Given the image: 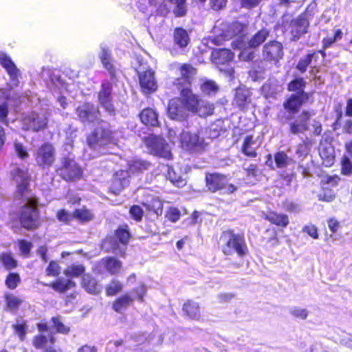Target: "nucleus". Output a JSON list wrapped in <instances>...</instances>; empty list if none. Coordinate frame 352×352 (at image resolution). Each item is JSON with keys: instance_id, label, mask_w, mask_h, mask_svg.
<instances>
[{"instance_id": "1", "label": "nucleus", "mask_w": 352, "mask_h": 352, "mask_svg": "<svg viewBox=\"0 0 352 352\" xmlns=\"http://www.w3.org/2000/svg\"><path fill=\"white\" fill-rule=\"evenodd\" d=\"M180 72L182 77L175 80V85L180 91L181 97L170 100L168 106V117L179 121L186 119L188 112L195 113L200 101L190 89L195 69L191 65L185 64L181 67Z\"/></svg>"}, {"instance_id": "2", "label": "nucleus", "mask_w": 352, "mask_h": 352, "mask_svg": "<svg viewBox=\"0 0 352 352\" xmlns=\"http://www.w3.org/2000/svg\"><path fill=\"white\" fill-rule=\"evenodd\" d=\"M76 114L78 120L85 124L100 126L87 138V143L91 148L97 149L109 144H116L115 133L104 129L106 124L100 119L97 107L90 102H85L76 107Z\"/></svg>"}, {"instance_id": "3", "label": "nucleus", "mask_w": 352, "mask_h": 352, "mask_svg": "<svg viewBox=\"0 0 352 352\" xmlns=\"http://www.w3.org/2000/svg\"><path fill=\"white\" fill-rule=\"evenodd\" d=\"M270 31L267 29H261L256 32L250 38H246L243 36H237L232 43L234 49L241 50L239 56L243 60H250L254 58L253 49L260 46L269 36Z\"/></svg>"}, {"instance_id": "4", "label": "nucleus", "mask_w": 352, "mask_h": 352, "mask_svg": "<svg viewBox=\"0 0 352 352\" xmlns=\"http://www.w3.org/2000/svg\"><path fill=\"white\" fill-rule=\"evenodd\" d=\"M169 140L173 144H177L178 146L189 151H197L204 146V141L197 133H192L187 131H183L177 135L173 129H169L168 133Z\"/></svg>"}, {"instance_id": "5", "label": "nucleus", "mask_w": 352, "mask_h": 352, "mask_svg": "<svg viewBox=\"0 0 352 352\" xmlns=\"http://www.w3.org/2000/svg\"><path fill=\"white\" fill-rule=\"evenodd\" d=\"M220 239L225 242L223 252L226 255L237 253L239 256L246 254L248 248L245 244L244 236L236 234L232 230H227L222 233Z\"/></svg>"}, {"instance_id": "6", "label": "nucleus", "mask_w": 352, "mask_h": 352, "mask_svg": "<svg viewBox=\"0 0 352 352\" xmlns=\"http://www.w3.org/2000/svg\"><path fill=\"white\" fill-rule=\"evenodd\" d=\"M116 238L108 237L104 239L102 243V249L107 252H113L123 255L124 249L122 248L120 244L126 246L131 236L127 226L120 227L116 231Z\"/></svg>"}, {"instance_id": "7", "label": "nucleus", "mask_w": 352, "mask_h": 352, "mask_svg": "<svg viewBox=\"0 0 352 352\" xmlns=\"http://www.w3.org/2000/svg\"><path fill=\"white\" fill-rule=\"evenodd\" d=\"M143 142L153 155L169 160L172 157L170 146L160 137L149 134L143 137Z\"/></svg>"}, {"instance_id": "8", "label": "nucleus", "mask_w": 352, "mask_h": 352, "mask_svg": "<svg viewBox=\"0 0 352 352\" xmlns=\"http://www.w3.org/2000/svg\"><path fill=\"white\" fill-rule=\"evenodd\" d=\"M234 56L230 50L220 49L212 52L211 59L220 71L225 72L227 74L231 76L234 72L229 63L233 59Z\"/></svg>"}, {"instance_id": "9", "label": "nucleus", "mask_w": 352, "mask_h": 352, "mask_svg": "<svg viewBox=\"0 0 352 352\" xmlns=\"http://www.w3.org/2000/svg\"><path fill=\"white\" fill-rule=\"evenodd\" d=\"M0 65L6 69L9 75L8 85L11 88L19 86L21 72L10 58L3 52H0Z\"/></svg>"}, {"instance_id": "10", "label": "nucleus", "mask_w": 352, "mask_h": 352, "mask_svg": "<svg viewBox=\"0 0 352 352\" xmlns=\"http://www.w3.org/2000/svg\"><path fill=\"white\" fill-rule=\"evenodd\" d=\"M47 124V118L45 113L32 112L23 118L22 129L25 131H39L43 130Z\"/></svg>"}, {"instance_id": "11", "label": "nucleus", "mask_w": 352, "mask_h": 352, "mask_svg": "<svg viewBox=\"0 0 352 352\" xmlns=\"http://www.w3.org/2000/svg\"><path fill=\"white\" fill-rule=\"evenodd\" d=\"M82 169L78 164L69 157L65 158L63 166L59 169V174L66 181H75L82 176Z\"/></svg>"}, {"instance_id": "12", "label": "nucleus", "mask_w": 352, "mask_h": 352, "mask_svg": "<svg viewBox=\"0 0 352 352\" xmlns=\"http://www.w3.org/2000/svg\"><path fill=\"white\" fill-rule=\"evenodd\" d=\"M139 82L142 92L149 94L155 91L157 89V83L155 77L154 72L151 69L142 70L138 69Z\"/></svg>"}, {"instance_id": "13", "label": "nucleus", "mask_w": 352, "mask_h": 352, "mask_svg": "<svg viewBox=\"0 0 352 352\" xmlns=\"http://www.w3.org/2000/svg\"><path fill=\"white\" fill-rule=\"evenodd\" d=\"M55 160V151L52 144L45 143L38 148L35 153V160L40 166H50Z\"/></svg>"}, {"instance_id": "14", "label": "nucleus", "mask_w": 352, "mask_h": 352, "mask_svg": "<svg viewBox=\"0 0 352 352\" xmlns=\"http://www.w3.org/2000/svg\"><path fill=\"white\" fill-rule=\"evenodd\" d=\"M283 46L276 41L265 43L263 48V58L267 61L278 62L283 56Z\"/></svg>"}, {"instance_id": "15", "label": "nucleus", "mask_w": 352, "mask_h": 352, "mask_svg": "<svg viewBox=\"0 0 352 352\" xmlns=\"http://www.w3.org/2000/svg\"><path fill=\"white\" fill-rule=\"evenodd\" d=\"M11 175L16 184L18 192L23 196V193L28 190L30 180L28 170L16 167L11 171Z\"/></svg>"}, {"instance_id": "16", "label": "nucleus", "mask_w": 352, "mask_h": 352, "mask_svg": "<svg viewBox=\"0 0 352 352\" xmlns=\"http://www.w3.org/2000/svg\"><path fill=\"white\" fill-rule=\"evenodd\" d=\"M309 96L305 91L296 92L284 102L285 109L289 113H296L298 111L302 103L307 100Z\"/></svg>"}, {"instance_id": "17", "label": "nucleus", "mask_w": 352, "mask_h": 352, "mask_svg": "<svg viewBox=\"0 0 352 352\" xmlns=\"http://www.w3.org/2000/svg\"><path fill=\"white\" fill-rule=\"evenodd\" d=\"M309 23L307 14L303 13L298 18L293 20L291 25V32L294 39H298L299 37L307 32Z\"/></svg>"}, {"instance_id": "18", "label": "nucleus", "mask_w": 352, "mask_h": 352, "mask_svg": "<svg viewBox=\"0 0 352 352\" xmlns=\"http://www.w3.org/2000/svg\"><path fill=\"white\" fill-rule=\"evenodd\" d=\"M129 175L128 171L120 170L117 171L113 175L112 183L110 187L111 191L115 194H118L124 188L129 184Z\"/></svg>"}, {"instance_id": "19", "label": "nucleus", "mask_w": 352, "mask_h": 352, "mask_svg": "<svg viewBox=\"0 0 352 352\" xmlns=\"http://www.w3.org/2000/svg\"><path fill=\"white\" fill-rule=\"evenodd\" d=\"M245 28V25L238 21L232 23H222L221 24V36L224 39L228 40L232 36H238L242 33Z\"/></svg>"}, {"instance_id": "20", "label": "nucleus", "mask_w": 352, "mask_h": 352, "mask_svg": "<svg viewBox=\"0 0 352 352\" xmlns=\"http://www.w3.org/2000/svg\"><path fill=\"white\" fill-rule=\"evenodd\" d=\"M111 84L104 82L102 85V89L99 92L98 99L100 104L109 113L113 111V106L111 102Z\"/></svg>"}, {"instance_id": "21", "label": "nucleus", "mask_w": 352, "mask_h": 352, "mask_svg": "<svg viewBox=\"0 0 352 352\" xmlns=\"http://www.w3.org/2000/svg\"><path fill=\"white\" fill-rule=\"evenodd\" d=\"M206 181V186L212 192L224 188L227 183L226 178L219 174L207 175Z\"/></svg>"}, {"instance_id": "22", "label": "nucleus", "mask_w": 352, "mask_h": 352, "mask_svg": "<svg viewBox=\"0 0 352 352\" xmlns=\"http://www.w3.org/2000/svg\"><path fill=\"white\" fill-rule=\"evenodd\" d=\"M36 204V201L29 199L20 210L19 220H36L38 217Z\"/></svg>"}, {"instance_id": "23", "label": "nucleus", "mask_w": 352, "mask_h": 352, "mask_svg": "<svg viewBox=\"0 0 352 352\" xmlns=\"http://www.w3.org/2000/svg\"><path fill=\"white\" fill-rule=\"evenodd\" d=\"M99 58L101 60L104 67L108 70L111 75H114L116 69L113 60L111 56V52L106 45H100V52L99 53Z\"/></svg>"}, {"instance_id": "24", "label": "nucleus", "mask_w": 352, "mask_h": 352, "mask_svg": "<svg viewBox=\"0 0 352 352\" xmlns=\"http://www.w3.org/2000/svg\"><path fill=\"white\" fill-rule=\"evenodd\" d=\"M250 102V91L245 87H239L236 89L234 103L243 109Z\"/></svg>"}, {"instance_id": "25", "label": "nucleus", "mask_w": 352, "mask_h": 352, "mask_svg": "<svg viewBox=\"0 0 352 352\" xmlns=\"http://www.w3.org/2000/svg\"><path fill=\"white\" fill-rule=\"evenodd\" d=\"M142 122L146 125L156 126L158 124L157 113L151 108L144 109L140 114Z\"/></svg>"}, {"instance_id": "26", "label": "nucleus", "mask_w": 352, "mask_h": 352, "mask_svg": "<svg viewBox=\"0 0 352 352\" xmlns=\"http://www.w3.org/2000/svg\"><path fill=\"white\" fill-rule=\"evenodd\" d=\"M319 54H321L323 58L325 56V53L323 51H319L318 52L308 54L305 56L301 58L297 64V69L301 73L305 72L307 67L312 63L314 59L315 60H316Z\"/></svg>"}, {"instance_id": "27", "label": "nucleus", "mask_w": 352, "mask_h": 352, "mask_svg": "<svg viewBox=\"0 0 352 352\" xmlns=\"http://www.w3.org/2000/svg\"><path fill=\"white\" fill-rule=\"evenodd\" d=\"M183 311L190 318L199 320L201 316L200 307L198 303L188 300L183 305Z\"/></svg>"}, {"instance_id": "28", "label": "nucleus", "mask_w": 352, "mask_h": 352, "mask_svg": "<svg viewBox=\"0 0 352 352\" xmlns=\"http://www.w3.org/2000/svg\"><path fill=\"white\" fill-rule=\"evenodd\" d=\"M173 36L175 43L181 48L186 47L189 43V35L187 31L182 28L175 30Z\"/></svg>"}, {"instance_id": "29", "label": "nucleus", "mask_w": 352, "mask_h": 352, "mask_svg": "<svg viewBox=\"0 0 352 352\" xmlns=\"http://www.w3.org/2000/svg\"><path fill=\"white\" fill-rule=\"evenodd\" d=\"M82 286L90 294H96L100 292L102 287L98 284L96 279L86 274L82 277Z\"/></svg>"}, {"instance_id": "30", "label": "nucleus", "mask_w": 352, "mask_h": 352, "mask_svg": "<svg viewBox=\"0 0 352 352\" xmlns=\"http://www.w3.org/2000/svg\"><path fill=\"white\" fill-rule=\"evenodd\" d=\"M257 147L258 145L253 140L252 136H248L244 140L242 152L250 157H255L257 155L256 152Z\"/></svg>"}, {"instance_id": "31", "label": "nucleus", "mask_w": 352, "mask_h": 352, "mask_svg": "<svg viewBox=\"0 0 352 352\" xmlns=\"http://www.w3.org/2000/svg\"><path fill=\"white\" fill-rule=\"evenodd\" d=\"M133 302V298L128 294H125L116 299L113 304V309L118 313H121Z\"/></svg>"}, {"instance_id": "32", "label": "nucleus", "mask_w": 352, "mask_h": 352, "mask_svg": "<svg viewBox=\"0 0 352 352\" xmlns=\"http://www.w3.org/2000/svg\"><path fill=\"white\" fill-rule=\"evenodd\" d=\"M274 162L278 168H285L294 164V160L289 157L283 151H279L274 155Z\"/></svg>"}, {"instance_id": "33", "label": "nucleus", "mask_w": 352, "mask_h": 352, "mask_svg": "<svg viewBox=\"0 0 352 352\" xmlns=\"http://www.w3.org/2000/svg\"><path fill=\"white\" fill-rule=\"evenodd\" d=\"M104 267L111 274L118 273L122 268V263L118 259L109 257L104 260Z\"/></svg>"}, {"instance_id": "34", "label": "nucleus", "mask_w": 352, "mask_h": 352, "mask_svg": "<svg viewBox=\"0 0 352 352\" xmlns=\"http://www.w3.org/2000/svg\"><path fill=\"white\" fill-rule=\"evenodd\" d=\"M52 287L56 291L59 292H65L67 290L75 287V283L71 280H65L63 278H58Z\"/></svg>"}, {"instance_id": "35", "label": "nucleus", "mask_w": 352, "mask_h": 352, "mask_svg": "<svg viewBox=\"0 0 352 352\" xmlns=\"http://www.w3.org/2000/svg\"><path fill=\"white\" fill-rule=\"evenodd\" d=\"M214 107L212 104L200 99L199 106L195 113L198 114L199 116H207L212 114Z\"/></svg>"}, {"instance_id": "36", "label": "nucleus", "mask_w": 352, "mask_h": 352, "mask_svg": "<svg viewBox=\"0 0 352 352\" xmlns=\"http://www.w3.org/2000/svg\"><path fill=\"white\" fill-rule=\"evenodd\" d=\"M144 206L148 210L152 211L156 214H161L162 212V202L157 197H153L150 201L148 200L144 204Z\"/></svg>"}, {"instance_id": "37", "label": "nucleus", "mask_w": 352, "mask_h": 352, "mask_svg": "<svg viewBox=\"0 0 352 352\" xmlns=\"http://www.w3.org/2000/svg\"><path fill=\"white\" fill-rule=\"evenodd\" d=\"M148 167L149 164L141 160H135L129 163V168L132 173H137L144 170H146Z\"/></svg>"}, {"instance_id": "38", "label": "nucleus", "mask_w": 352, "mask_h": 352, "mask_svg": "<svg viewBox=\"0 0 352 352\" xmlns=\"http://www.w3.org/2000/svg\"><path fill=\"white\" fill-rule=\"evenodd\" d=\"M48 340L43 335L37 336L34 340V346L38 349H43L45 352H56L52 347L47 346Z\"/></svg>"}, {"instance_id": "39", "label": "nucleus", "mask_w": 352, "mask_h": 352, "mask_svg": "<svg viewBox=\"0 0 352 352\" xmlns=\"http://www.w3.org/2000/svg\"><path fill=\"white\" fill-rule=\"evenodd\" d=\"M85 272V267L82 265L73 264L64 271V274L67 276L78 277Z\"/></svg>"}, {"instance_id": "40", "label": "nucleus", "mask_w": 352, "mask_h": 352, "mask_svg": "<svg viewBox=\"0 0 352 352\" xmlns=\"http://www.w3.org/2000/svg\"><path fill=\"white\" fill-rule=\"evenodd\" d=\"M168 177L170 181L177 187H182L186 184V179L177 175L171 168H168Z\"/></svg>"}, {"instance_id": "41", "label": "nucleus", "mask_w": 352, "mask_h": 352, "mask_svg": "<svg viewBox=\"0 0 352 352\" xmlns=\"http://www.w3.org/2000/svg\"><path fill=\"white\" fill-rule=\"evenodd\" d=\"M123 285L120 281L113 279L106 287V293L107 296H114L118 292L122 291Z\"/></svg>"}, {"instance_id": "42", "label": "nucleus", "mask_w": 352, "mask_h": 352, "mask_svg": "<svg viewBox=\"0 0 352 352\" xmlns=\"http://www.w3.org/2000/svg\"><path fill=\"white\" fill-rule=\"evenodd\" d=\"M201 89L203 93L212 95L217 92L219 87L214 81L207 80L201 85Z\"/></svg>"}, {"instance_id": "43", "label": "nucleus", "mask_w": 352, "mask_h": 352, "mask_svg": "<svg viewBox=\"0 0 352 352\" xmlns=\"http://www.w3.org/2000/svg\"><path fill=\"white\" fill-rule=\"evenodd\" d=\"M305 85L306 82L303 78H296L288 84V90L289 91L302 92L304 91L303 89Z\"/></svg>"}, {"instance_id": "44", "label": "nucleus", "mask_w": 352, "mask_h": 352, "mask_svg": "<svg viewBox=\"0 0 352 352\" xmlns=\"http://www.w3.org/2000/svg\"><path fill=\"white\" fill-rule=\"evenodd\" d=\"M52 324L51 328H54L58 333L66 334L69 331V328L65 326L60 320L59 317H53L52 318Z\"/></svg>"}, {"instance_id": "45", "label": "nucleus", "mask_w": 352, "mask_h": 352, "mask_svg": "<svg viewBox=\"0 0 352 352\" xmlns=\"http://www.w3.org/2000/svg\"><path fill=\"white\" fill-rule=\"evenodd\" d=\"M6 300L8 308L11 311L16 310L22 302V300L12 294L6 295Z\"/></svg>"}, {"instance_id": "46", "label": "nucleus", "mask_w": 352, "mask_h": 352, "mask_svg": "<svg viewBox=\"0 0 352 352\" xmlns=\"http://www.w3.org/2000/svg\"><path fill=\"white\" fill-rule=\"evenodd\" d=\"M171 3L176 5L173 12L176 16H182L186 13L185 6L186 0H169Z\"/></svg>"}, {"instance_id": "47", "label": "nucleus", "mask_w": 352, "mask_h": 352, "mask_svg": "<svg viewBox=\"0 0 352 352\" xmlns=\"http://www.w3.org/2000/svg\"><path fill=\"white\" fill-rule=\"evenodd\" d=\"M342 32L341 30H336L332 37H327L323 39L324 48L329 47L333 43L340 40L342 37Z\"/></svg>"}, {"instance_id": "48", "label": "nucleus", "mask_w": 352, "mask_h": 352, "mask_svg": "<svg viewBox=\"0 0 352 352\" xmlns=\"http://www.w3.org/2000/svg\"><path fill=\"white\" fill-rule=\"evenodd\" d=\"M74 217L79 220H91L94 218L92 212L85 208L76 210Z\"/></svg>"}, {"instance_id": "49", "label": "nucleus", "mask_w": 352, "mask_h": 352, "mask_svg": "<svg viewBox=\"0 0 352 352\" xmlns=\"http://www.w3.org/2000/svg\"><path fill=\"white\" fill-rule=\"evenodd\" d=\"M1 261L3 265L8 269H12L16 267V261L10 254L3 253L1 255Z\"/></svg>"}, {"instance_id": "50", "label": "nucleus", "mask_w": 352, "mask_h": 352, "mask_svg": "<svg viewBox=\"0 0 352 352\" xmlns=\"http://www.w3.org/2000/svg\"><path fill=\"white\" fill-rule=\"evenodd\" d=\"M307 126L305 122H301L300 120H296L290 124V131L294 134L302 133L307 130Z\"/></svg>"}, {"instance_id": "51", "label": "nucleus", "mask_w": 352, "mask_h": 352, "mask_svg": "<svg viewBox=\"0 0 352 352\" xmlns=\"http://www.w3.org/2000/svg\"><path fill=\"white\" fill-rule=\"evenodd\" d=\"M14 147L16 154L20 159L25 160L29 157L26 148L21 143L15 142Z\"/></svg>"}, {"instance_id": "52", "label": "nucleus", "mask_w": 352, "mask_h": 352, "mask_svg": "<svg viewBox=\"0 0 352 352\" xmlns=\"http://www.w3.org/2000/svg\"><path fill=\"white\" fill-rule=\"evenodd\" d=\"M20 281V277L17 274L10 273L6 280V284L10 289H15Z\"/></svg>"}, {"instance_id": "53", "label": "nucleus", "mask_w": 352, "mask_h": 352, "mask_svg": "<svg viewBox=\"0 0 352 352\" xmlns=\"http://www.w3.org/2000/svg\"><path fill=\"white\" fill-rule=\"evenodd\" d=\"M310 146L308 142L303 141L296 148V154L298 157H305L309 152Z\"/></svg>"}, {"instance_id": "54", "label": "nucleus", "mask_w": 352, "mask_h": 352, "mask_svg": "<svg viewBox=\"0 0 352 352\" xmlns=\"http://www.w3.org/2000/svg\"><path fill=\"white\" fill-rule=\"evenodd\" d=\"M290 314L296 318L305 320L308 316V311L304 308L294 307L291 308Z\"/></svg>"}, {"instance_id": "55", "label": "nucleus", "mask_w": 352, "mask_h": 352, "mask_svg": "<svg viewBox=\"0 0 352 352\" xmlns=\"http://www.w3.org/2000/svg\"><path fill=\"white\" fill-rule=\"evenodd\" d=\"M341 172L343 175H349L352 173V163L349 158L344 157L341 161Z\"/></svg>"}, {"instance_id": "56", "label": "nucleus", "mask_w": 352, "mask_h": 352, "mask_svg": "<svg viewBox=\"0 0 352 352\" xmlns=\"http://www.w3.org/2000/svg\"><path fill=\"white\" fill-rule=\"evenodd\" d=\"M12 326L15 333H16L19 336L20 339L23 340L26 334V324L23 322L21 323L18 321L15 324H13Z\"/></svg>"}, {"instance_id": "57", "label": "nucleus", "mask_w": 352, "mask_h": 352, "mask_svg": "<svg viewBox=\"0 0 352 352\" xmlns=\"http://www.w3.org/2000/svg\"><path fill=\"white\" fill-rule=\"evenodd\" d=\"M46 272L48 276H58L60 274V267L56 262L51 261L46 270Z\"/></svg>"}, {"instance_id": "58", "label": "nucleus", "mask_w": 352, "mask_h": 352, "mask_svg": "<svg viewBox=\"0 0 352 352\" xmlns=\"http://www.w3.org/2000/svg\"><path fill=\"white\" fill-rule=\"evenodd\" d=\"M129 212L134 220H141L144 214L142 208L139 206H133Z\"/></svg>"}, {"instance_id": "59", "label": "nucleus", "mask_w": 352, "mask_h": 352, "mask_svg": "<svg viewBox=\"0 0 352 352\" xmlns=\"http://www.w3.org/2000/svg\"><path fill=\"white\" fill-rule=\"evenodd\" d=\"M181 217V211L176 208H170L166 213L168 220H178Z\"/></svg>"}, {"instance_id": "60", "label": "nucleus", "mask_w": 352, "mask_h": 352, "mask_svg": "<svg viewBox=\"0 0 352 352\" xmlns=\"http://www.w3.org/2000/svg\"><path fill=\"white\" fill-rule=\"evenodd\" d=\"M19 247L21 254L26 256L28 255L32 245L30 242L25 240H20L19 241Z\"/></svg>"}, {"instance_id": "61", "label": "nucleus", "mask_w": 352, "mask_h": 352, "mask_svg": "<svg viewBox=\"0 0 352 352\" xmlns=\"http://www.w3.org/2000/svg\"><path fill=\"white\" fill-rule=\"evenodd\" d=\"M338 343L352 349V336L347 334L341 336Z\"/></svg>"}, {"instance_id": "62", "label": "nucleus", "mask_w": 352, "mask_h": 352, "mask_svg": "<svg viewBox=\"0 0 352 352\" xmlns=\"http://www.w3.org/2000/svg\"><path fill=\"white\" fill-rule=\"evenodd\" d=\"M133 292L136 294L137 299L142 302L144 296L146 293V288L144 284H140L138 287L135 288Z\"/></svg>"}, {"instance_id": "63", "label": "nucleus", "mask_w": 352, "mask_h": 352, "mask_svg": "<svg viewBox=\"0 0 352 352\" xmlns=\"http://www.w3.org/2000/svg\"><path fill=\"white\" fill-rule=\"evenodd\" d=\"M304 232L307 233L313 239H318V230L316 226L313 225H309L304 228Z\"/></svg>"}, {"instance_id": "64", "label": "nucleus", "mask_w": 352, "mask_h": 352, "mask_svg": "<svg viewBox=\"0 0 352 352\" xmlns=\"http://www.w3.org/2000/svg\"><path fill=\"white\" fill-rule=\"evenodd\" d=\"M8 114V106L6 102L0 104V122H6Z\"/></svg>"}]
</instances>
